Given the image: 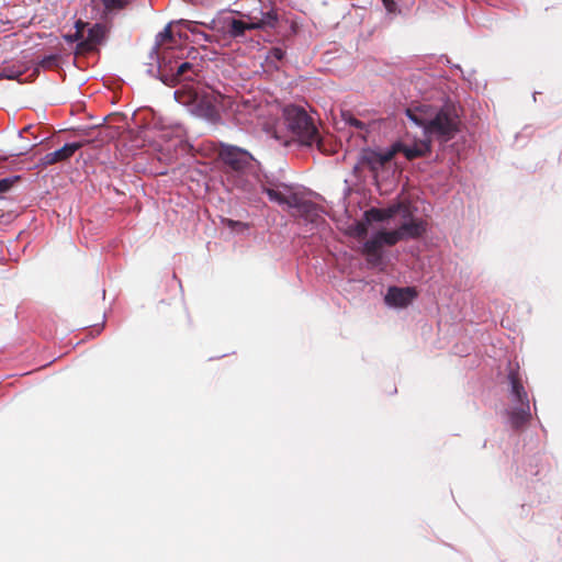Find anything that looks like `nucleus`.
<instances>
[{"mask_svg": "<svg viewBox=\"0 0 562 562\" xmlns=\"http://www.w3.org/2000/svg\"><path fill=\"white\" fill-rule=\"evenodd\" d=\"M392 147L393 150H395V155L397 153H403L408 160L425 157L431 151L430 140L428 138H426L425 140L417 142L413 146H407L402 143H395L392 145Z\"/></svg>", "mask_w": 562, "mask_h": 562, "instance_id": "obj_7", "label": "nucleus"}, {"mask_svg": "<svg viewBox=\"0 0 562 562\" xmlns=\"http://www.w3.org/2000/svg\"><path fill=\"white\" fill-rule=\"evenodd\" d=\"M172 40V32L170 26H167L162 32L158 34L157 45L161 46L164 42Z\"/></svg>", "mask_w": 562, "mask_h": 562, "instance_id": "obj_26", "label": "nucleus"}, {"mask_svg": "<svg viewBox=\"0 0 562 562\" xmlns=\"http://www.w3.org/2000/svg\"><path fill=\"white\" fill-rule=\"evenodd\" d=\"M406 115L418 126L423 127L424 135L445 144L453 139L460 132V116L453 103H445L437 109L422 104L406 109Z\"/></svg>", "mask_w": 562, "mask_h": 562, "instance_id": "obj_1", "label": "nucleus"}, {"mask_svg": "<svg viewBox=\"0 0 562 562\" xmlns=\"http://www.w3.org/2000/svg\"><path fill=\"white\" fill-rule=\"evenodd\" d=\"M394 156L395 150H393V147L384 153L366 150L362 155V162L367 165L371 170H379L380 168H383L389 161H391Z\"/></svg>", "mask_w": 562, "mask_h": 562, "instance_id": "obj_9", "label": "nucleus"}, {"mask_svg": "<svg viewBox=\"0 0 562 562\" xmlns=\"http://www.w3.org/2000/svg\"><path fill=\"white\" fill-rule=\"evenodd\" d=\"M60 57L57 54L45 56L38 61V66L44 69H55L59 67Z\"/></svg>", "mask_w": 562, "mask_h": 562, "instance_id": "obj_19", "label": "nucleus"}, {"mask_svg": "<svg viewBox=\"0 0 562 562\" xmlns=\"http://www.w3.org/2000/svg\"><path fill=\"white\" fill-rule=\"evenodd\" d=\"M83 146V143H70L65 144L61 148L46 154L42 159L43 166H50L57 162H63L68 160L74 154Z\"/></svg>", "mask_w": 562, "mask_h": 562, "instance_id": "obj_8", "label": "nucleus"}, {"mask_svg": "<svg viewBox=\"0 0 562 562\" xmlns=\"http://www.w3.org/2000/svg\"><path fill=\"white\" fill-rule=\"evenodd\" d=\"M368 233V228H367V225L364 223H357L356 226H355V235L356 237L358 238H362L367 235Z\"/></svg>", "mask_w": 562, "mask_h": 562, "instance_id": "obj_28", "label": "nucleus"}, {"mask_svg": "<svg viewBox=\"0 0 562 562\" xmlns=\"http://www.w3.org/2000/svg\"><path fill=\"white\" fill-rule=\"evenodd\" d=\"M382 2L390 12L394 11L395 2L393 0H382Z\"/></svg>", "mask_w": 562, "mask_h": 562, "instance_id": "obj_32", "label": "nucleus"}, {"mask_svg": "<svg viewBox=\"0 0 562 562\" xmlns=\"http://www.w3.org/2000/svg\"><path fill=\"white\" fill-rule=\"evenodd\" d=\"M247 30H257V29L251 26V22L246 23L241 20H235V19L232 20V22L229 24V34L233 37L243 36Z\"/></svg>", "mask_w": 562, "mask_h": 562, "instance_id": "obj_16", "label": "nucleus"}, {"mask_svg": "<svg viewBox=\"0 0 562 562\" xmlns=\"http://www.w3.org/2000/svg\"><path fill=\"white\" fill-rule=\"evenodd\" d=\"M218 156L221 160L235 171H241L250 165L252 156L239 147L221 145Z\"/></svg>", "mask_w": 562, "mask_h": 562, "instance_id": "obj_5", "label": "nucleus"}, {"mask_svg": "<svg viewBox=\"0 0 562 562\" xmlns=\"http://www.w3.org/2000/svg\"><path fill=\"white\" fill-rule=\"evenodd\" d=\"M20 75H21V72L13 71V70H8L7 68H4V69H2V70H1V72H0V78H5V79H15V78H18Z\"/></svg>", "mask_w": 562, "mask_h": 562, "instance_id": "obj_29", "label": "nucleus"}, {"mask_svg": "<svg viewBox=\"0 0 562 562\" xmlns=\"http://www.w3.org/2000/svg\"><path fill=\"white\" fill-rule=\"evenodd\" d=\"M85 23L82 21H77L76 22V34L74 36V40L77 41L79 38H81L83 36V29H85ZM72 41V37L70 38Z\"/></svg>", "mask_w": 562, "mask_h": 562, "instance_id": "obj_30", "label": "nucleus"}, {"mask_svg": "<svg viewBox=\"0 0 562 562\" xmlns=\"http://www.w3.org/2000/svg\"><path fill=\"white\" fill-rule=\"evenodd\" d=\"M398 229L401 232L403 239H415L424 235V233L426 232V224L422 220L411 217L409 221L403 222L398 226Z\"/></svg>", "mask_w": 562, "mask_h": 562, "instance_id": "obj_10", "label": "nucleus"}, {"mask_svg": "<svg viewBox=\"0 0 562 562\" xmlns=\"http://www.w3.org/2000/svg\"><path fill=\"white\" fill-rule=\"evenodd\" d=\"M262 191L269 196L271 201L281 205L285 203L286 195L281 193L280 191L269 187H263Z\"/></svg>", "mask_w": 562, "mask_h": 562, "instance_id": "obj_20", "label": "nucleus"}, {"mask_svg": "<svg viewBox=\"0 0 562 562\" xmlns=\"http://www.w3.org/2000/svg\"><path fill=\"white\" fill-rule=\"evenodd\" d=\"M367 256V261L371 266H378L382 261V252H374L373 254H364Z\"/></svg>", "mask_w": 562, "mask_h": 562, "instance_id": "obj_27", "label": "nucleus"}, {"mask_svg": "<svg viewBox=\"0 0 562 562\" xmlns=\"http://www.w3.org/2000/svg\"><path fill=\"white\" fill-rule=\"evenodd\" d=\"M226 224H227L229 227H235V226H240V225H243L240 222H236V221H233V220H226Z\"/></svg>", "mask_w": 562, "mask_h": 562, "instance_id": "obj_33", "label": "nucleus"}, {"mask_svg": "<svg viewBox=\"0 0 562 562\" xmlns=\"http://www.w3.org/2000/svg\"><path fill=\"white\" fill-rule=\"evenodd\" d=\"M401 209H402L401 204L392 205L386 209L371 207L370 210L366 211L364 216L369 223L384 222V221L392 218L395 214H397V212Z\"/></svg>", "mask_w": 562, "mask_h": 562, "instance_id": "obj_12", "label": "nucleus"}, {"mask_svg": "<svg viewBox=\"0 0 562 562\" xmlns=\"http://www.w3.org/2000/svg\"><path fill=\"white\" fill-rule=\"evenodd\" d=\"M102 2L105 11L112 12L124 9L127 5L128 0H102Z\"/></svg>", "mask_w": 562, "mask_h": 562, "instance_id": "obj_21", "label": "nucleus"}, {"mask_svg": "<svg viewBox=\"0 0 562 562\" xmlns=\"http://www.w3.org/2000/svg\"><path fill=\"white\" fill-rule=\"evenodd\" d=\"M342 119L346 123H348L350 126H353L358 130L364 128V123L358 119H356L350 112H342Z\"/></svg>", "mask_w": 562, "mask_h": 562, "instance_id": "obj_25", "label": "nucleus"}, {"mask_svg": "<svg viewBox=\"0 0 562 562\" xmlns=\"http://www.w3.org/2000/svg\"><path fill=\"white\" fill-rule=\"evenodd\" d=\"M508 380L512 396L508 417L512 428L518 430L524 428L531 419L530 403L518 371L510 370Z\"/></svg>", "mask_w": 562, "mask_h": 562, "instance_id": "obj_3", "label": "nucleus"}, {"mask_svg": "<svg viewBox=\"0 0 562 562\" xmlns=\"http://www.w3.org/2000/svg\"><path fill=\"white\" fill-rule=\"evenodd\" d=\"M382 246V239L379 238V233H376L371 239L364 243L362 252L374 255V252H381Z\"/></svg>", "mask_w": 562, "mask_h": 562, "instance_id": "obj_18", "label": "nucleus"}, {"mask_svg": "<svg viewBox=\"0 0 562 562\" xmlns=\"http://www.w3.org/2000/svg\"><path fill=\"white\" fill-rule=\"evenodd\" d=\"M379 238L382 239L383 245L387 246H394L400 240H403L398 228L391 232L381 231L379 232Z\"/></svg>", "mask_w": 562, "mask_h": 562, "instance_id": "obj_17", "label": "nucleus"}, {"mask_svg": "<svg viewBox=\"0 0 562 562\" xmlns=\"http://www.w3.org/2000/svg\"><path fill=\"white\" fill-rule=\"evenodd\" d=\"M285 56V50L281 47H272L267 54V60L269 63L281 61Z\"/></svg>", "mask_w": 562, "mask_h": 562, "instance_id": "obj_23", "label": "nucleus"}, {"mask_svg": "<svg viewBox=\"0 0 562 562\" xmlns=\"http://www.w3.org/2000/svg\"><path fill=\"white\" fill-rule=\"evenodd\" d=\"M289 144H290V142H289V140H284V142H283V145H285V146H288Z\"/></svg>", "mask_w": 562, "mask_h": 562, "instance_id": "obj_34", "label": "nucleus"}, {"mask_svg": "<svg viewBox=\"0 0 562 562\" xmlns=\"http://www.w3.org/2000/svg\"><path fill=\"white\" fill-rule=\"evenodd\" d=\"M158 74L159 79L169 87H176L181 78L193 80L191 75H187L192 70L193 65L184 61L176 66V68H168L166 59L172 54V47H164L158 50Z\"/></svg>", "mask_w": 562, "mask_h": 562, "instance_id": "obj_4", "label": "nucleus"}, {"mask_svg": "<svg viewBox=\"0 0 562 562\" xmlns=\"http://www.w3.org/2000/svg\"><path fill=\"white\" fill-rule=\"evenodd\" d=\"M302 205L303 206H300L297 210V213L310 222H316L317 217H319L318 206L306 199Z\"/></svg>", "mask_w": 562, "mask_h": 562, "instance_id": "obj_15", "label": "nucleus"}, {"mask_svg": "<svg viewBox=\"0 0 562 562\" xmlns=\"http://www.w3.org/2000/svg\"><path fill=\"white\" fill-rule=\"evenodd\" d=\"M417 296V292L414 288H396L392 286L389 289L385 295V302L389 305L396 307H406Z\"/></svg>", "mask_w": 562, "mask_h": 562, "instance_id": "obj_6", "label": "nucleus"}, {"mask_svg": "<svg viewBox=\"0 0 562 562\" xmlns=\"http://www.w3.org/2000/svg\"><path fill=\"white\" fill-rule=\"evenodd\" d=\"M250 21L251 26L256 29L274 27L278 22V14L274 10H270L268 12L261 13L260 19L251 16Z\"/></svg>", "mask_w": 562, "mask_h": 562, "instance_id": "obj_13", "label": "nucleus"}, {"mask_svg": "<svg viewBox=\"0 0 562 562\" xmlns=\"http://www.w3.org/2000/svg\"><path fill=\"white\" fill-rule=\"evenodd\" d=\"M181 57L176 54V50L172 48V54L169 55V57L166 59V63L168 64V68H176V64L178 63V59Z\"/></svg>", "mask_w": 562, "mask_h": 562, "instance_id": "obj_31", "label": "nucleus"}, {"mask_svg": "<svg viewBox=\"0 0 562 562\" xmlns=\"http://www.w3.org/2000/svg\"><path fill=\"white\" fill-rule=\"evenodd\" d=\"M305 201V199L299 194V193H291L286 195L285 199V205H288L291 209H295L296 211L300 209V206H303L302 203Z\"/></svg>", "mask_w": 562, "mask_h": 562, "instance_id": "obj_22", "label": "nucleus"}, {"mask_svg": "<svg viewBox=\"0 0 562 562\" xmlns=\"http://www.w3.org/2000/svg\"><path fill=\"white\" fill-rule=\"evenodd\" d=\"M283 116L288 130L291 132L293 139L301 145H316L318 150H323V140L313 119L307 112L297 105H288L283 110Z\"/></svg>", "mask_w": 562, "mask_h": 562, "instance_id": "obj_2", "label": "nucleus"}, {"mask_svg": "<svg viewBox=\"0 0 562 562\" xmlns=\"http://www.w3.org/2000/svg\"><path fill=\"white\" fill-rule=\"evenodd\" d=\"M20 180L19 176L4 178L0 180V194L11 190V188Z\"/></svg>", "mask_w": 562, "mask_h": 562, "instance_id": "obj_24", "label": "nucleus"}, {"mask_svg": "<svg viewBox=\"0 0 562 562\" xmlns=\"http://www.w3.org/2000/svg\"><path fill=\"white\" fill-rule=\"evenodd\" d=\"M231 108L236 114L248 115L255 112L257 105L249 99L239 98L232 102Z\"/></svg>", "mask_w": 562, "mask_h": 562, "instance_id": "obj_14", "label": "nucleus"}, {"mask_svg": "<svg viewBox=\"0 0 562 562\" xmlns=\"http://www.w3.org/2000/svg\"><path fill=\"white\" fill-rule=\"evenodd\" d=\"M105 29L101 24H94L89 29L87 37L78 44L80 50H92L103 41Z\"/></svg>", "mask_w": 562, "mask_h": 562, "instance_id": "obj_11", "label": "nucleus"}]
</instances>
